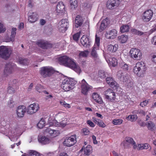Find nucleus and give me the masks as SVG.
I'll return each mask as SVG.
<instances>
[{"mask_svg": "<svg viewBox=\"0 0 156 156\" xmlns=\"http://www.w3.org/2000/svg\"><path fill=\"white\" fill-rule=\"evenodd\" d=\"M3 128H2L0 132L9 137L10 140L14 141L17 139L16 130L18 125L15 122L3 121L1 123Z\"/></svg>", "mask_w": 156, "mask_h": 156, "instance_id": "f257e3e1", "label": "nucleus"}, {"mask_svg": "<svg viewBox=\"0 0 156 156\" xmlns=\"http://www.w3.org/2000/svg\"><path fill=\"white\" fill-rule=\"evenodd\" d=\"M147 69L146 66L143 62H138L133 67V71L138 76L142 77L145 74Z\"/></svg>", "mask_w": 156, "mask_h": 156, "instance_id": "f03ea898", "label": "nucleus"}, {"mask_svg": "<svg viewBox=\"0 0 156 156\" xmlns=\"http://www.w3.org/2000/svg\"><path fill=\"white\" fill-rule=\"evenodd\" d=\"M11 48L9 46H0V57L5 59H8L12 52Z\"/></svg>", "mask_w": 156, "mask_h": 156, "instance_id": "7ed1b4c3", "label": "nucleus"}, {"mask_svg": "<svg viewBox=\"0 0 156 156\" xmlns=\"http://www.w3.org/2000/svg\"><path fill=\"white\" fill-rule=\"evenodd\" d=\"M81 86V93L85 95L88 94V92L91 90L92 87L88 84L84 79L80 82Z\"/></svg>", "mask_w": 156, "mask_h": 156, "instance_id": "20e7f679", "label": "nucleus"}, {"mask_svg": "<svg viewBox=\"0 0 156 156\" xmlns=\"http://www.w3.org/2000/svg\"><path fill=\"white\" fill-rule=\"evenodd\" d=\"M130 57L134 60H139L142 58V54L140 50L137 48H132L129 52Z\"/></svg>", "mask_w": 156, "mask_h": 156, "instance_id": "39448f33", "label": "nucleus"}, {"mask_svg": "<svg viewBox=\"0 0 156 156\" xmlns=\"http://www.w3.org/2000/svg\"><path fill=\"white\" fill-rule=\"evenodd\" d=\"M100 39L99 37L96 35L95 43L90 53L91 56L94 58H97L98 57V54L96 51L99 49L100 45Z\"/></svg>", "mask_w": 156, "mask_h": 156, "instance_id": "423d86ee", "label": "nucleus"}, {"mask_svg": "<svg viewBox=\"0 0 156 156\" xmlns=\"http://www.w3.org/2000/svg\"><path fill=\"white\" fill-rule=\"evenodd\" d=\"M105 98L108 101L113 102L115 100V94L113 90L111 89H108L104 92Z\"/></svg>", "mask_w": 156, "mask_h": 156, "instance_id": "0eeeda50", "label": "nucleus"}, {"mask_svg": "<svg viewBox=\"0 0 156 156\" xmlns=\"http://www.w3.org/2000/svg\"><path fill=\"white\" fill-rule=\"evenodd\" d=\"M40 71L41 75L45 78L51 75L53 73V70L51 67L46 66L41 68Z\"/></svg>", "mask_w": 156, "mask_h": 156, "instance_id": "6e6552de", "label": "nucleus"}, {"mask_svg": "<svg viewBox=\"0 0 156 156\" xmlns=\"http://www.w3.org/2000/svg\"><path fill=\"white\" fill-rule=\"evenodd\" d=\"M16 67V65L11 62L7 63L5 65L4 70V76H7L10 74L13 69Z\"/></svg>", "mask_w": 156, "mask_h": 156, "instance_id": "1a4fd4ad", "label": "nucleus"}, {"mask_svg": "<svg viewBox=\"0 0 156 156\" xmlns=\"http://www.w3.org/2000/svg\"><path fill=\"white\" fill-rule=\"evenodd\" d=\"M40 107L37 103H34L30 104L27 108V113L30 115L36 113L39 109Z\"/></svg>", "mask_w": 156, "mask_h": 156, "instance_id": "9d476101", "label": "nucleus"}, {"mask_svg": "<svg viewBox=\"0 0 156 156\" xmlns=\"http://www.w3.org/2000/svg\"><path fill=\"white\" fill-rule=\"evenodd\" d=\"M27 110L26 107L24 105L18 106L16 109V113L17 117L19 118L24 117Z\"/></svg>", "mask_w": 156, "mask_h": 156, "instance_id": "9b49d317", "label": "nucleus"}, {"mask_svg": "<svg viewBox=\"0 0 156 156\" xmlns=\"http://www.w3.org/2000/svg\"><path fill=\"white\" fill-rule=\"evenodd\" d=\"M48 123L50 126H53L56 127L62 128H64L67 124L66 123L64 122L63 121L59 122L56 120L54 119L53 120L51 118H49Z\"/></svg>", "mask_w": 156, "mask_h": 156, "instance_id": "f8f14e48", "label": "nucleus"}, {"mask_svg": "<svg viewBox=\"0 0 156 156\" xmlns=\"http://www.w3.org/2000/svg\"><path fill=\"white\" fill-rule=\"evenodd\" d=\"M153 15V11L151 9H148L144 11L142 15V20L144 22L150 21Z\"/></svg>", "mask_w": 156, "mask_h": 156, "instance_id": "ddd939ff", "label": "nucleus"}, {"mask_svg": "<svg viewBox=\"0 0 156 156\" xmlns=\"http://www.w3.org/2000/svg\"><path fill=\"white\" fill-rule=\"evenodd\" d=\"M69 67L79 74L81 72L80 67L77 65L73 59L69 58Z\"/></svg>", "mask_w": 156, "mask_h": 156, "instance_id": "4468645a", "label": "nucleus"}, {"mask_svg": "<svg viewBox=\"0 0 156 156\" xmlns=\"http://www.w3.org/2000/svg\"><path fill=\"white\" fill-rule=\"evenodd\" d=\"M119 4V0H108L107 2L106 6L109 9H113L117 7Z\"/></svg>", "mask_w": 156, "mask_h": 156, "instance_id": "2eb2a0df", "label": "nucleus"}, {"mask_svg": "<svg viewBox=\"0 0 156 156\" xmlns=\"http://www.w3.org/2000/svg\"><path fill=\"white\" fill-rule=\"evenodd\" d=\"M117 35V31L115 29H112L106 31L105 34L106 38L107 39H112L115 38Z\"/></svg>", "mask_w": 156, "mask_h": 156, "instance_id": "dca6fc26", "label": "nucleus"}, {"mask_svg": "<svg viewBox=\"0 0 156 156\" xmlns=\"http://www.w3.org/2000/svg\"><path fill=\"white\" fill-rule=\"evenodd\" d=\"M44 132L53 137H55L58 136L60 134V132L59 130H55L49 128H47L45 130Z\"/></svg>", "mask_w": 156, "mask_h": 156, "instance_id": "f3484780", "label": "nucleus"}, {"mask_svg": "<svg viewBox=\"0 0 156 156\" xmlns=\"http://www.w3.org/2000/svg\"><path fill=\"white\" fill-rule=\"evenodd\" d=\"M106 81L107 83L112 88H116L119 87V85L112 77H107L106 78Z\"/></svg>", "mask_w": 156, "mask_h": 156, "instance_id": "a211bd4d", "label": "nucleus"}, {"mask_svg": "<svg viewBox=\"0 0 156 156\" xmlns=\"http://www.w3.org/2000/svg\"><path fill=\"white\" fill-rule=\"evenodd\" d=\"M38 139L39 142L43 145L48 144L51 142L50 138L44 136L40 135L38 136Z\"/></svg>", "mask_w": 156, "mask_h": 156, "instance_id": "6ab92c4d", "label": "nucleus"}, {"mask_svg": "<svg viewBox=\"0 0 156 156\" xmlns=\"http://www.w3.org/2000/svg\"><path fill=\"white\" fill-rule=\"evenodd\" d=\"M80 41L82 44L86 48H89L90 46V42L86 36L83 35L81 38Z\"/></svg>", "mask_w": 156, "mask_h": 156, "instance_id": "aec40b11", "label": "nucleus"}, {"mask_svg": "<svg viewBox=\"0 0 156 156\" xmlns=\"http://www.w3.org/2000/svg\"><path fill=\"white\" fill-rule=\"evenodd\" d=\"M38 46L43 49H47L51 47V45L47 41H40L36 43Z\"/></svg>", "mask_w": 156, "mask_h": 156, "instance_id": "412c9836", "label": "nucleus"}, {"mask_svg": "<svg viewBox=\"0 0 156 156\" xmlns=\"http://www.w3.org/2000/svg\"><path fill=\"white\" fill-rule=\"evenodd\" d=\"M119 78L124 81L126 82L129 78L128 74L126 73L122 72L121 71H119L117 73Z\"/></svg>", "mask_w": 156, "mask_h": 156, "instance_id": "4be33fe9", "label": "nucleus"}, {"mask_svg": "<svg viewBox=\"0 0 156 156\" xmlns=\"http://www.w3.org/2000/svg\"><path fill=\"white\" fill-rule=\"evenodd\" d=\"M118 46L117 44L114 45L110 44L108 46L107 51L109 54H111L115 52L118 49Z\"/></svg>", "mask_w": 156, "mask_h": 156, "instance_id": "5701e85b", "label": "nucleus"}, {"mask_svg": "<svg viewBox=\"0 0 156 156\" xmlns=\"http://www.w3.org/2000/svg\"><path fill=\"white\" fill-rule=\"evenodd\" d=\"M68 58L66 56H61L58 58V61L60 64L66 67H68Z\"/></svg>", "mask_w": 156, "mask_h": 156, "instance_id": "b1692460", "label": "nucleus"}, {"mask_svg": "<svg viewBox=\"0 0 156 156\" xmlns=\"http://www.w3.org/2000/svg\"><path fill=\"white\" fill-rule=\"evenodd\" d=\"M136 149L138 150L147 149L150 147L149 151L151 150V147L149 144L147 143L138 144L136 145Z\"/></svg>", "mask_w": 156, "mask_h": 156, "instance_id": "393cba45", "label": "nucleus"}, {"mask_svg": "<svg viewBox=\"0 0 156 156\" xmlns=\"http://www.w3.org/2000/svg\"><path fill=\"white\" fill-rule=\"evenodd\" d=\"M109 23V21L107 18H106V19L103 20L102 21L100 27V32H101L104 30L107 27Z\"/></svg>", "mask_w": 156, "mask_h": 156, "instance_id": "a878e982", "label": "nucleus"}, {"mask_svg": "<svg viewBox=\"0 0 156 156\" xmlns=\"http://www.w3.org/2000/svg\"><path fill=\"white\" fill-rule=\"evenodd\" d=\"M92 97V99L97 103L101 104L103 101L101 97L96 93H93Z\"/></svg>", "mask_w": 156, "mask_h": 156, "instance_id": "bb28decb", "label": "nucleus"}, {"mask_svg": "<svg viewBox=\"0 0 156 156\" xmlns=\"http://www.w3.org/2000/svg\"><path fill=\"white\" fill-rule=\"evenodd\" d=\"M37 19V15L36 13H30L28 15V20L31 23L35 22Z\"/></svg>", "mask_w": 156, "mask_h": 156, "instance_id": "cd10ccee", "label": "nucleus"}, {"mask_svg": "<svg viewBox=\"0 0 156 156\" xmlns=\"http://www.w3.org/2000/svg\"><path fill=\"white\" fill-rule=\"evenodd\" d=\"M65 6L62 2H59L57 5L56 8V11L58 13L62 12L64 10Z\"/></svg>", "mask_w": 156, "mask_h": 156, "instance_id": "c85d7f7f", "label": "nucleus"}, {"mask_svg": "<svg viewBox=\"0 0 156 156\" xmlns=\"http://www.w3.org/2000/svg\"><path fill=\"white\" fill-rule=\"evenodd\" d=\"M147 128L149 130L153 131L155 130L156 126L155 123L151 121L147 122L146 124Z\"/></svg>", "mask_w": 156, "mask_h": 156, "instance_id": "c756f323", "label": "nucleus"}, {"mask_svg": "<svg viewBox=\"0 0 156 156\" xmlns=\"http://www.w3.org/2000/svg\"><path fill=\"white\" fill-rule=\"evenodd\" d=\"M83 19L81 16L78 15L76 16L75 20V26L78 28L81 26L83 24Z\"/></svg>", "mask_w": 156, "mask_h": 156, "instance_id": "7c9ffc66", "label": "nucleus"}, {"mask_svg": "<svg viewBox=\"0 0 156 156\" xmlns=\"http://www.w3.org/2000/svg\"><path fill=\"white\" fill-rule=\"evenodd\" d=\"M92 119L94 122L99 126L104 128L106 126V125L102 121L97 119L94 117L92 118Z\"/></svg>", "mask_w": 156, "mask_h": 156, "instance_id": "2f4dec72", "label": "nucleus"}, {"mask_svg": "<svg viewBox=\"0 0 156 156\" xmlns=\"http://www.w3.org/2000/svg\"><path fill=\"white\" fill-rule=\"evenodd\" d=\"M92 150V147L90 145H87L85 148L84 149V154H82L81 156H88Z\"/></svg>", "mask_w": 156, "mask_h": 156, "instance_id": "473e14b6", "label": "nucleus"}, {"mask_svg": "<svg viewBox=\"0 0 156 156\" xmlns=\"http://www.w3.org/2000/svg\"><path fill=\"white\" fill-rule=\"evenodd\" d=\"M16 29L15 28H13L12 29L11 32V35L10 38L6 41V42H9L10 41H14V38L16 34Z\"/></svg>", "mask_w": 156, "mask_h": 156, "instance_id": "72a5a7b5", "label": "nucleus"}, {"mask_svg": "<svg viewBox=\"0 0 156 156\" xmlns=\"http://www.w3.org/2000/svg\"><path fill=\"white\" fill-rule=\"evenodd\" d=\"M125 140L126 142L131 144L133 146V148L135 150L136 149V143L133 138L130 137H126Z\"/></svg>", "mask_w": 156, "mask_h": 156, "instance_id": "f704fd0d", "label": "nucleus"}, {"mask_svg": "<svg viewBox=\"0 0 156 156\" xmlns=\"http://www.w3.org/2000/svg\"><path fill=\"white\" fill-rule=\"evenodd\" d=\"M76 83L77 82L73 79L69 78V91L74 88L75 85Z\"/></svg>", "mask_w": 156, "mask_h": 156, "instance_id": "c9c22d12", "label": "nucleus"}, {"mask_svg": "<svg viewBox=\"0 0 156 156\" xmlns=\"http://www.w3.org/2000/svg\"><path fill=\"white\" fill-rule=\"evenodd\" d=\"M76 135L71 136L69 137V147L73 145L76 142Z\"/></svg>", "mask_w": 156, "mask_h": 156, "instance_id": "e433bc0d", "label": "nucleus"}, {"mask_svg": "<svg viewBox=\"0 0 156 156\" xmlns=\"http://www.w3.org/2000/svg\"><path fill=\"white\" fill-rule=\"evenodd\" d=\"M19 64L23 65H29V61L26 58H24L21 57L19 58L18 61Z\"/></svg>", "mask_w": 156, "mask_h": 156, "instance_id": "4c0bfd02", "label": "nucleus"}, {"mask_svg": "<svg viewBox=\"0 0 156 156\" xmlns=\"http://www.w3.org/2000/svg\"><path fill=\"white\" fill-rule=\"evenodd\" d=\"M119 41L121 43H125L128 39V36L126 35H122L118 37Z\"/></svg>", "mask_w": 156, "mask_h": 156, "instance_id": "58836bf2", "label": "nucleus"}, {"mask_svg": "<svg viewBox=\"0 0 156 156\" xmlns=\"http://www.w3.org/2000/svg\"><path fill=\"white\" fill-rule=\"evenodd\" d=\"M90 51L88 50H85L83 51H81L79 54L80 57L86 58L88 56Z\"/></svg>", "mask_w": 156, "mask_h": 156, "instance_id": "ea45409f", "label": "nucleus"}, {"mask_svg": "<svg viewBox=\"0 0 156 156\" xmlns=\"http://www.w3.org/2000/svg\"><path fill=\"white\" fill-rule=\"evenodd\" d=\"M111 65L113 67H115L118 65V62L117 59L114 57H112L109 58V60Z\"/></svg>", "mask_w": 156, "mask_h": 156, "instance_id": "a19ab883", "label": "nucleus"}, {"mask_svg": "<svg viewBox=\"0 0 156 156\" xmlns=\"http://www.w3.org/2000/svg\"><path fill=\"white\" fill-rule=\"evenodd\" d=\"M138 117L136 115H130L126 118L127 120L131 122H135L137 119Z\"/></svg>", "mask_w": 156, "mask_h": 156, "instance_id": "79ce46f5", "label": "nucleus"}, {"mask_svg": "<svg viewBox=\"0 0 156 156\" xmlns=\"http://www.w3.org/2000/svg\"><path fill=\"white\" fill-rule=\"evenodd\" d=\"M61 26L65 27L66 28H68V21L67 19H63L60 21L58 24Z\"/></svg>", "mask_w": 156, "mask_h": 156, "instance_id": "37998d69", "label": "nucleus"}, {"mask_svg": "<svg viewBox=\"0 0 156 156\" xmlns=\"http://www.w3.org/2000/svg\"><path fill=\"white\" fill-rule=\"evenodd\" d=\"M129 29V26L128 25H123L120 28V31L121 33H124L128 32Z\"/></svg>", "mask_w": 156, "mask_h": 156, "instance_id": "c03bdc74", "label": "nucleus"}, {"mask_svg": "<svg viewBox=\"0 0 156 156\" xmlns=\"http://www.w3.org/2000/svg\"><path fill=\"white\" fill-rule=\"evenodd\" d=\"M70 8L72 9H74L77 7V1L76 0H70Z\"/></svg>", "mask_w": 156, "mask_h": 156, "instance_id": "a18cd8bd", "label": "nucleus"}, {"mask_svg": "<svg viewBox=\"0 0 156 156\" xmlns=\"http://www.w3.org/2000/svg\"><path fill=\"white\" fill-rule=\"evenodd\" d=\"M131 31L133 34L138 36H141L144 34V32L140 31L136 29H133L131 30Z\"/></svg>", "mask_w": 156, "mask_h": 156, "instance_id": "49530a36", "label": "nucleus"}, {"mask_svg": "<svg viewBox=\"0 0 156 156\" xmlns=\"http://www.w3.org/2000/svg\"><path fill=\"white\" fill-rule=\"evenodd\" d=\"M120 66L124 71H127L129 69L128 65L124 62H122L120 64Z\"/></svg>", "mask_w": 156, "mask_h": 156, "instance_id": "de8ad7c7", "label": "nucleus"}, {"mask_svg": "<svg viewBox=\"0 0 156 156\" xmlns=\"http://www.w3.org/2000/svg\"><path fill=\"white\" fill-rule=\"evenodd\" d=\"M132 113L133 114H140L141 115H145V112L141 109L133 111Z\"/></svg>", "mask_w": 156, "mask_h": 156, "instance_id": "09e8293b", "label": "nucleus"}, {"mask_svg": "<svg viewBox=\"0 0 156 156\" xmlns=\"http://www.w3.org/2000/svg\"><path fill=\"white\" fill-rule=\"evenodd\" d=\"M45 122L44 119H41L37 124V126L40 129L42 128L44 126Z\"/></svg>", "mask_w": 156, "mask_h": 156, "instance_id": "8fccbe9b", "label": "nucleus"}, {"mask_svg": "<svg viewBox=\"0 0 156 156\" xmlns=\"http://www.w3.org/2000/svg\"><path fill=\"white\" fill-rule=\"evenodd\" d=\"M123 122V120L120 119H115L112 121V123L115 125H119L121 124Z\"/></svg>", "mask_w": 156, "mask_h": 156, "instance_id": "3c124183", "label": "nucleus"}, {"mask_svg": "<svg viewBox=\"0 0 156 156\" xmlns=\"http://www.w3.org/2000/svg\"><path fill=\"white\" fill-rule=\"evenodd\" d=\"M58 28L60 32L64 33L67 29V28H66L65 27L58 24Z\"/></svg>", "mask_w": 156, "mask_h": 156, "instance_id": "603ef678", "label": "nucleus"}, {"mask_svg": "<svg viewBox=\"0 0 156 156\" xmlns=\"http://www.w3.org/2000/svg\"><path fill=\"white\" fill-rule=\"evenodd\" d=\"M150 101V99L146 100L145 101H143L142 102H141L140 103V105L141 107H144L146 106L149 103Z\"/></svg>", "mask_w": 156, "mask_h": 156, "instance_id": "864d4df0", "label": "nucleus"}, {"mask_svg": "<svg viewBox=\"0 0 156 156\" xmlns=\"http://www.w3.org/2000/svg\"><path fill=\"white\" fill-rule=\"evenodd\" d=\"M99 76L101 78H105L107 75V73L103 70H101L98 73Z\"/></svg>", "mask_w": 156, "mask_h": 156, "instance_id": "5fc2aeb1", "label": "nucleus"}, {"mask_svg": "<svg viewBox=\"0 0 156 156\" xmlns=\"http://www.w3.org/2000/svg\"><path fill=\"white\" fill-rule=\"evenodd\" d=\"M8 105L9 108H12L14 107L16 105V104L15 102L13 100H11L8 101Z\"/></svg>", "mask_w": 156, "mask_h": 156, "instance_id": "6e6d98bb", "label": "nucleus"}, {"mask_svg": "<svg viewBox=\"0 0 156 156\" xmlns=\"http://www.w3.org/2000/svg\"><path fill=\"white\" fill-rule=\"evenodd\" d=\"M81 32H78L75 34L73 36V38L74 40L77 41L78 40Z\"/></svg>", "mask_w": 156, "mask_h": 156, "instance_id": "4d7b16f0", "label": "nucleus"}, {"mask_svg": "<svg viewBox=\"0 0 156 156\" xmlns=\"http://www.w3.org/2000/svg\"><path fill=\"white\" fill-rule=\"evenodd\" d=\"M29 154L30 156H41L38 153L33 150L30 151Z\"/></svg>", "mask_w": 156, "mask_h": 156, "instance_id": "13d9d810", "label": "nucleus"}, {"mask_svg": "<svg viewBox=\"0 0 156 156\" xmlns=\"http://www.w3.org/2000/svg\"><path fill=\"white\" fill-rule=\"evenodd\" d=\"M61 87L65 91H68V83L62 84L61 85Z\"/></svg>", "mask_w": 156, "mask_h": 156, "instance_id": "bf43d9fd", "label": "nucleus"}, {"mask_svg": "<svg viewBox=\"0 0 156 156\" xmlns=\"http://www.w3.org/2000/svg\"><path fill=\"white\" fill-rule=\"evenodd\" d=\"M43 89V87L40 84L37 85L36 87V90L39 93L41 92Z\"/></svg>", "mask_w": 156, "mask_h": 156, "instance_id": "052dcab7", "label": "nucleus"}, {"mask_svg": "<svg viewBox=\"0 0 156 156\" xmlns=\"http://www.w3.org/2000/svg\"><path fill=\"white\" fill-rule=\"evenodd\" d=\"M6 29L3 24L0 22V33L4 32L5 31Z\"/></svg>", "mask_w": 156, "mask_h": 156, "instance_id": "680f3d73", "label": "nucleus"}, {"mask_svg": "<svg viewBox=\"0 0 156 156\" xmlns=\"http://www.w3.org/2000/svg\"><path fill=\"white\" fill-rule=\"evenodd\" d=\"M8 92L9 94L13 93L15 92V90L12 87H9L8 88Z\"/></svg>", "mask_w": 156, "mask_h": 156, "instance_id": "e2e57ef3", "label": "nucleus"}, {"mask_svg": "<svg viewBox=\"0 0 156 156\" xmlns=\"http://www.w3.org/2000/svg\"><path fill=\"white\" fill-rule=\"evenodd\" d=\"M82 132L84 135H88L90 133V131L88 129L86 128H83L82 129Z\"/></svg>", "mask_w": 156, "mask_h": 156, "instance_id": "0e129e2a", "label": "nucleus"}, {"mask_svg": "<svg viewBox=\"0 0 156 156\" xmlns=\"http://www.w3.org/2000/svg\"><path fill=\"white\" fill-rule=\"evenodd\" d=\"M87 123L89 125L90 127H94L95 126V125L93 122L90 120H88L87 121Z\"/></svg>", "mask_w": 156, "mask_h": 156, "instance_id": "69168bd1", "label": "nucleus"}, {"mask_svg": "<svg viewBox=\"0 0 156 156\" xmlns=\"http://www.w3.org/2000/svg\"><path fill=\"white\" fill-rule=\"evenodd\" d=\"M151 61L153 62L156 64V53L152 55Z\"/></svg>", "mask_w": 156, "mask_h": 156, "instance_id": "338daca9", "label": "nucleus"}, {"mask_svg": "<svg viewBox=\"0 0 156 156\" xmlns=\"http://www.w3.org/2000/svg\"><path fill=\"white\" fill-rule=\"evenodd\" d=\"M151 42L153 45H156V35L153 37L151 40Z\"/></svg>", "mask_w": 156, "mask_h": 156, "instance_id": "774afa93", "label": "nucleus"}]
</instances>
